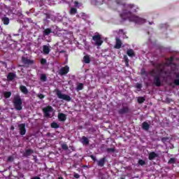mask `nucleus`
<instances>
[{"label":"nucleus","instance_id":"obj_1","mask_svg":"<svg viewBox=\"0 0 179 179\" xmlns=\"http://www.w3.org/2000/svg\"><path fill=\"white\" fill-rule=\"evenodd\" d=\"M117 5L122 6L124 8L122 13L120 14V17L123 20H129V22H134L138 24H142L145 23V20L136 15L132 14V12H137L136 9H138L137 6L135 4H125L122 3V0H117Z\"/></svg>","mask_w":179,"mask_h":179},{"label":"nucleus","instance_id":"obj_2","mask_svg":"<svg viewBox=\"0 0 179 179\" xmlns=\"http://www.w3.org/2000/svg\"><path fill=\"white\" fill-rule=\"evenodd\" d=\"M167 61H169V62L156 63L153 64V66H155L160 73L164 74L166 78H171V70L166 67L170 66V65H176V64L173 63L174 58L171 57L167 59Z\"/></svg>","mask_w":179,"mask_h":179},{"label":"nucleus","instance_id":"obj_3","mask_svg":"<svg viewBox=\"0 0 179 179\" xmlns=\"http://www.w3.org/2000/svg\"><path fill=\"white\" fill-rule=\"evenodd\" d=\"M157 72H159V74L156 75V70L153 69L151 71H150V75H151V76L152 78H154L153 83H154L155 86H157V87H160V86H162V80H160V78H161L162 75H164V74H162L158 71H157Z\"/></svg>","mask_w":179,"mask_h":179},{"label":"nucleus","instance_id":"obj_4","mask_svg":"<svg viewBox=\"0 0 179 179\" xmlns=\"http://www.w3.org/2000/svg\"><path fill=\"white\" fill-rule=\"evenodd\" d=\"M13 103L15 110L17 111H20V110L23 108V106H22V98H20V96H15Z\"/></svg>","mask_w":179,"mask_h":179},{"label":"nucleus","instance_id":"obj_5","mask_svg":"<svg viewBox=\"0 0 179 179\" xmlns=\"http://www.w3.org/2000/svg\"><path fill=\"white\" fill-rule=\"evenodd\" d=\"M92 40L94 41V45H96L97 47H101V45H103V39H101V35L100 34H96L92 36Z\"/></svg>","mask_w":179,"mask_h":179},{"label":"nucleus","instance_id":"obj_6","mask_svg":"<svg viewBox=\"0 0 179 179\" xmlns=\"http://www.w3.org/2000/svg\"><path fill=\"white\" fill-rule=\"evenodd\" d=\"M56 94L58 99H62V100H65L66 101H71V98L69 95L62 94V92L59 90H56Z\"/></svg>","mask_w":179,"mask_h":179},{"label":"nucleus","instance_id":"obj_7","mask_svg":"<svg viewBox=\"0 0 179 179\" xmlns=\"http://www.w3.org/2000/svg\"><path fill=\"white\" fill-rule=\"evenodd\" d=\"M53 110L54 109L52 108V106H48L43 108V113L44 117H45V118H50V117H51V114H50V113H52Z\"/></svg>","mask_w":179,"mask_h":179},{"label":"nucleus","instance_id":"obj_8","mask_svg":"<svg viewBox=\"0 0 179 179\" xmlns=\"http://www.w3.org/2000/svg\"><path fill=\"white\" fill-rule=\"evenodd\" d=\"M119 115H124L125 114H131V108L129 106H122L117 111Z\"/></svg>","mask_w":179,"mask_h":179},{"label":"nucleus","instance_id":"obj_9","mask_svg":"<svg viewBox=\"0 0 179 179\" xmlns=\"http://www.w3.org/2000/svg\"><path fill=\"white\" fill-rule=\"evenodd\" d=\"M69 73V66H65L64 67H62L58 71V74L60 76H65V75H68Z\"/></svg>","mask_w":179,"mask_h":179},{"label":"nucleus","instance_id":"obj_10","mask_svg":"<svg viewBox=\"0 0 179 179\" xmlns=\"http://www.w3.org/2000/svg\"><path fill=\"white\" fill-rule=\"evenodd\" d=\"M22 62L25 65V66H30L34 64V60L29 59V57H22L21 59Z\"/></svg>","mask_w":179,"mask_h":179},{"label":"nucleus","instance_id":"obj_11","mask_svg":"<svg viewBox=\"0 0 179 179\" xmlns=\"http://www.w3.org/2000/svg\"><path fill=\"white\" fill-rule=\"evenodd\" d=\"M18 129L20 134L22 135V136L26 135V124L21 123L18 124Z\"/></svg>","mask_w":179,"mask_h":179},{"label":"nucleus","instance_id":"obj_12","mask_svg":"<svg viewBox=\"0 0 179 179\" xmlns=\"http://www.w3.org/2000/svg\"><path fill=\"white\" fill-rule=\"evenodd\" d=\"M111 0H92V3L96 6H100L103 3H108V1Z\"/></svg>","mask_w":179,"mask_h":179},{"label":"nucleus","instance_id":"obj_13","mask_svg":"<svg viewBox=\"0 0 179 179\" xmlns=\"http://www.w3.org/2000/svg\"><path fill=\"white\" fill-rule=\"evenodd\" d=\"M34 153V150L31 148H27L25 149L24 152L23 153V155L24 157H28V156H31Z\"/></svg>","mask_w":179,"mask_h":179},{"label":"nucleus","instance_id":"obj_14","mask_svg":"<svg viewBox=\"0 0 179 179\" xmlns=\"http://www.w3.org/2000/svg\"><path fill=\"white\" fill-rule=\"evenodd\" d=\"M115 40H116V43L115 45V48H116L117 50H120V48L122 47V41H121V39H120V38L118 37H116Z\"/></svg>","mask_w":179,"mask_h":179},{"label":"nucleus","instance_id":"obj_15","mask_svg":"<svg viewBox=\"0 0 179 179\" xmlns=\"http://www.w3.org/2000/svg\"><path fill=\"white\" fill-rule=\"evenodd\" d=\"M15 78H16V73H15L13 72H10V73H8V74L7 76V80L12 82V80H13V79H15Z\"/></svg>","mask_w":179,"mask_h":179},{"label":"nucleus","instance_id":"obj_16","mask_svg":"<svg viewBox=\"0 0 179 179\" xmlns=\"http://www.w3.org/2000/svg\"><path fill=\"white\" fill-rule=\"evenodd\" d=\"M20 90L23 93V94H29V90L24 85L20 86Z\"/></svg>","mask_w":179,"mask_h":179},{"label":"nucleus","instance_id":"obj_17","mask_svg":"<svg viewBox=\"0 0 179 179\" xmlns=\"http://www.w3.org/2000/svg\"><path fill=\"white\" fill-rule=\"evenodd\" d=\"M43 54L45 55H48V54H50V47H48L47 45H44L43 46Z\"/></svg>","mask_w":179,"mask_h":179},{"label":"nucleus","instance_id":"obj_18","mask_svg":"<svg viewBox=\"0 0 179 179\" xmlns=\"http://www.w3.org/2000/svg\"><path fill=\"white\" fill-rule=\"evenodd\" d=\"M149 128H150V124H149L148 122H143L142 123V129H144V131H149Z\"/></svg>","mask_w":179,"mask_h":179},{"label":"nucleus","instance_id":"obj_19","mask_svg":"<svg viewBox=\"0 0 179 179\" xmlns=\"http://www.w3.org/2000/svg\"><path fill=\"white\" fill-rule=\"evenodd\" d=\"M173 75H175L176 79L174 80L173 83L176 86H179V73L177 72H174Z\"/></svg>","mask_w":179,"mask_h":179},{"label":"nucleus","instance_id":"obj_20","mask_svg":"<svg viewBox=\"0 0 179 179\" xmlns=\"http://www.w3.org/2000/svg\"><path fill=\"white\" fill-rule=\"evenodd\" d=\"M58 119L60 121H66V115H65L64 113H59L58 114Z\"/></svg>","mask_w":179,"mask_h":179},{"label":"nucleus","instance_id":"obj_21","mask_svg":"<svg viewBox=\"0 0 179 179\" xmlns=\"http://www.w3.org/2000/svg\"><path fill=\"white\" fill-rule=\"evenodd\" d=\"M52 33V30L50 28H47L43 31V36H50Z\"/></svg>","mask_w":179,"mask_h":179},{"label":"nucleus","instance_id":"obj_22","mask_svg":"<svg viewBox=\"0 0 179 179\" xmlns=\"http://www.w3.org/2000/svg\"><path fill=\"white\" fill-rule=\"evenodd\" d=\"M123 59L124 61V64H125L127 68L129 67V59H128V56H127V55H124Z\"/></svg>","mask_w":179,"mask_h":179},{"label":"nucleus","instance_id":"obj_23","mask_svg":"<svg viewBox=\"0 0 179 179\" xmlns=\"http://www.w3.org/2000/svg\"><path fill=\"white\" fill-rule=\"evenodd\" d=\"M85 87V85L82 83H78L76 87L77 92H79L80 90H83V87Z\"/></svg>","mask_w":179,"mask_h":179},{"label":"nucleus","instance_id":"obj_24","mask_svg":"<svg viewBox=\"0 0 179 179\" xmlns=\"http://www.w3.org/2000/svg\"><path fill=\"white\" fill-rule=\"evenodd\" d=\"M104 163H106V159L104 158L97 161V164L98 166H100V167H103V166H104Z\"/></svg>","mask_w":179,"mask_h":179},{"label":"nucleus","instance_id":"obj_25","mask_svg":"<svg viewBox=\"0 0 179 179\" xmlns=\"http://www.w3.org/2000/svg\"><path fill=\"white\" fill-rule=\"evenodd\" d=\"M127 54L129 57H135V52H134V50L129 49L127 50Z\"/></svg>","mask_w":179,"mask_h":179},{"label":"nucleus","instance_id":"obj_26","mask_svg":"<svg viewBox=\"0 0 179 179\" xmlns=\"http://www.w3.org/2000/svg\"><path fill=\"white\" fill-rule=\"evenodd\" d=\"M82 139H83L82 141L83 145H89V138H87V137L83 136Z\"/></svg>","mask_w":179,"mask_h":179},{"label":"nucleus","instance_id":"obj_27","mask_svg":"<svg viewBox=\"0 0 179 179\" xmlns=\"http://www.w3.org/2000/svg\"><path fill=\"white\" fill-rule=\"evenodd\" d=\"M83 61L85 64H90V57L89 55L84 56Z\"/></svg>","mask_w":179,"mask_h":179},{"label":"nucleus","instance_id":"obj_28","mask_svg":"<svg viewBox=\"0 0 179 179\" xmlns=\"http://www.w3.org/2000/svg\"><path fill=\"white\" fill-rule=\"evenodd\" d=\"M40 80H41V82H47V75L45 73L41 74Z\"/></svg>","mask_w":179,"mask_h":179},{"label":"nucleus","instance_id":"obj_29","mask_svg":"<svg viewBox=\"0 0 179 179\" xmlns=\"http://www.w3.org/2000/svg\"><path fill=\"white\" fill-rule=\"evenodd\" d=\"M3 24L8 25L9 24V17H4L1 19Z\"/></svg>","mask_w":179,"mask_h":179},{"label":"nucleus","instance_id":"obj_30","mask_svg":"<svg viewBox=\"0 0 179 179\" xmlns=\"http://www.w3.org/2000/svg\"><path fill=\"white\" fill-rule=\"evenodd\" d=\"M50 127L51 128H54L55 129H57L59 128V124H58V123L55 122H53L52 123H51Z\"/></svg>","mask_w":179,"mask_h":179},{"label":"nucleus","instance_id":"obj_31","mask_svg":"<svg viewBox=\"0 0 179 179\" xmlns=\"http://www.w3.org/2000/svg\"><path fill=\"white\" fill-rule=\"evenodd\" d=\"M70 15H76L78 13V9L76 8H71L69 12Z\"/></svg>","mask_w":179,"mask_h":179},{"label":"nucleus","instance_id":"obj_32","mask_svg":"<svg viewBox=\"0 0 179 179\" xmlns=\"http://www.w3.org/2000/svg\"><path fill=\"white\" fill-rule=\"evenodd\" d=\"M145 97L139 96L137 99V101L139 104H142V103H145Z\"/></svg>","mask_w":179,"mask_h":179},{"label":"nucleus","instance_id":"obj_33","mask_svg":"<svg viewBox=\"0 0 179 179\" xmlns=\"http://www.w3.org/2000/svg\"><path fill=\"white\" fill-rule=\"evenodd\" d=\"M4 97L5 99H9V97H10L12 96V92H4Z\"/></svg>","mask_w":179,"mask_h":179},{"label":"nucleus","instance_id":"obj_34","mask_svg":"<svg viewBox=\"0 0 179 179\" xmlns=\"http://www.w3.org/2000/svg\"><path fill=\"white\" fill-rule=\"evenodd\" d=\"M106 152H107V153H115V148H106Z\"/></svg>","mask_w":179,"mask_h":179},{"label":"nucleus","instance_id":"obj_35","mask_svg":"<svg viewBox=\"0 0 179 179\" xmlns=\"http://www.w3.org/2000/svg\"><path fill=\"white\" fill-rule=\"evenodd\" d=\"M157 154L155 152H150L148 157H157Z\"/></svg>","mask_w":179,"mask_h":179},{"label":"nucleus","instance_id":"obj_36","mask_svg":"<svg viewBox=\"0 0 179 179\" xmlns=\"http://www.w3.org/2000/svg\"><path fill=\"white\" fill-rule=\"evenodd\" d=\"M87 15L85 13H81L80 15H77L76 17H86Z\"/></svg>","mask_w":179,"mask_h":179},{"label":"nucleus","instance_id":"obj_37","mask_svg":"<svg viewBox=\"0 0 179 179\" xmlns=\"http://www.w3.org/2000/svg\"><path fill=\"white\" fill-rule=\"evenodd\" d=\"M169 164H173L176 163V159L175 158H171L168 162Z\"/></svg>","mask_w":179,"mask_h":179},{"label":"nucleus","instance_id":"obj_38","mask_svg":"<svg viewBox=\"0 0 179 179\" xmlns=\"http://www.w3.org/2000/svg\"><path fill=\"white\" fill-rule=\"evenodd\" d=\"M62 148L64 150H68V145L65 144V143H63L62 145Z\"/></svg>","mask_w":179,"mask_h":179},{"label":"nucleus","instance_id":"obj_39","mask_svg":"<svg viewBox=\"0 0 179 179\" xmlns=\"http://www.w3.org/2000/svg\"><path fill=\"white\" fill-rule=\"evenodd\" d=\"M138 164H140V166H145V161L140 159V160H138Z\"/></svg>","mask_w":179,"mask_h":179},{"label":"nucleus","instance_id":"obj_40","mask_svg":"<svg viewBox=\"0 0 179 179\" xmlns=\"http://www.w3.org/2000/svg\"><path fill=\"white\" fill-rule=\"evenodd\" d=\"M41 65H45V64H47V59H41Z\"/></svg>","mask_w":179,"mask_h":179},{"label":"nucleus","instance_id":"obj_41","mask_svg":"<svg viewBox=\"0 0 179 179\" xmlns=\"http://www.w3.org/2000/svg\"><path fill=\"white\" fill-rule=\"evenodd\" d=\"M136 87L137 89H142V84L138 83L136 85Z\"/></svg>","mask_w":179,"mask_h":179},{"label":"nucleus","instance_id":"obj_42","mask_svg":"<svg viewBox=\"0 0 179 179\" xmlns=\"http://www.w3.org/2000/svg\"><path fill=\"white\" fill-rule=\"evenodd\" d=\"M38 99H41V100H42V99H44L45 97V96H44V94H39L38 95Z\"/></svg>","mask_w":179,"mask_h":179},{"label":"nucleus","instance_id":"obj_43","mask_svg":"<svg viewBox=\"0 0 179 179\" xmlns=\"http://www.w3.org/2000/svg\"><path fill=\"white\" fill-rule=\"evenodd\" d=\"M1 64L5 68H8V64L6 63V62H2Z\"/></svg>","mask_w":179,"mask_h":179},{"label":"nucleus","instance_id":"obj_44","mask_svg":"<svg viewBox=\"0 0 179 179\" xmlns=\"http://www.w3.org/2000/svg\"><path fill=\"white\" fill-rule=\"evenodd\" d=\"M167 139H169V138H167V137H163V138H162V142H166V141H167Z\"/></svg>","mask_w":179,"mask_h":179},{"label":"nucleus","instance_id":"obj_45","mask_svg":"<svg viewBox=\"0 0 179 179\" xmlns=\"http://www.w3.org/2000/svg\"><path fill=\"white\" fill-rule=\"evenodd\" d=\"M74 177H75V178H79L80 177V176H79V174H78V173H75Z\"/></svg>","mask_w":179,"mask_h":179},{"label":"nucleus","instance_id":"obj_46","mask_svg":"<svg viewBox=\"0 0 179 179\" xmlns=\"http://www.w3.org/2000/svg\"><path fill=\"white\" fill-rule=\"evenodd\" d=\"M74 4H75L76 8H78V6L79 5V2L78 1H75Z\"/></svg>","mask_w":179,"mask_h":179},{"label":"nucleus","instance_id":"obj_47","mask_svg":"<svg viewBox=\"0 0 179 179\" xmlns=\"http://www.w3.org/2000/svg\"><path fill=\"white\" fill-rule=\"evenodd\" d=\"M8 162H13V158L10 157V158L8 159Z\"/></svg>","mask_w":179,"mask_h":179},{"label":"nucleus","instance_id":"obj_48","mask_svg":"<svg viewBox=\"0 0 179 179\" xmlns=\"http://www.w3.org/2000/svg\"><path fill=\"white\" fill-rule=\"evenodd\" d=\"M106 146H107V145L103 144V145L101 146V149H103V148H106Z\"/></svg>","mask_w":179,"mask_h":179},{"label":"nucleus","instance_id":"obj_49","mask_svg":"<svg viewBox=\"0 0 179 179\" xmlns=\"http://www.w3.org/2000/svg\"><path fill=\"white\" fill-rule=\"evenodd\" d=\"M10 129H11L12 131H15V127L11 126Z\"/></svg>","mask_w":179,"mask_h":179},{"label":"nucleus","instance_id":"obj_50","mask_svg":"<svg viewBox=\"0 0 179 179\" xmlns=\"http://www.w3.org/2000/svg\"><path fill=\"white\" fill-rule=\"evenodd\" d=\"M92 159H93L94 162H96V158L93 157Z\"/></svg>","mask_w":179,"mask_h":179},{"label":"nucleus","instance_id":"obj_51","mask_svg":"<svg viewBox=\"0 0 179 179\" xmlns=\"http://www.w3.org/2000/svg\"><path fill=\"white\" fill-rule=\"evenodd\" d=\"M142 73V75H144V73H145V71H142V73Z\"/></svg>","mask_w":179,"mask_h":179},{"label":"nucleus","instance_id":"obj_52","mask_svg":"<svg viewBox=\"0 0 179 179\" xmlns=\"http://www.w3.org/2000/svg\"><path fill=\"white\" fill-rule=\"evenodd\" d=\"M120 31H122H122H124V30H123V29H120Z\"/></svg>","mask_w":179,"mask_h":179},{"label":"nucleus","instance_id":"obj_53","mask_svg":"<svg viewBox=\"0 0 179 179\" xmlns=\"http://www.w3.org/2000/svg\"><path fill=\"white\" fill-rule=\"evenodd\" d=\"M152 159H153V157H150V160H152Z\"/></svg>","mask_w":179,"mask_h":179},{"label":"nucleus","instance_id":"obj_54","mask_svg":"<svg viewBox=\"0 0 179 179\" xmlns=\"http://www.w3.org/2000/svg\"><path fill=\"white\" fill-rule=\"evenodd\" d=\"M90 157H94V156H93V155H90Z\"/></svg>","mask_w":179,"mask_h":179},{"label":"nucleus","instance_id":"obj_55","mask_svg":"<svg viewBox=\"0 0 179 179\" xmlns=\"http://www.w3.org/2000/svg\"><path fill=\"white\" fill-rule=\"evenodd\" d=\"M58 179H63V178L60 177V178H59Z\"/></svg>","mask_w":179,"mask_h":179},{"label":"nucleus","instance_id":"obj_56","mask_svg":"<svg viewBox=\"0 0 179 179\" xmlns=\"http://www.w3.org/2000/svg\"><path fill=\"white\" fill-rule=\"evenodd\" d=\"M61 52H64V50H62Z\"/></svg>","mask_w":179,"mask_h":179},{"label":"nucleus","instance_id":"obj_57","mask_svg":"<svg viewBox=\"0 0 179 179\" xmlns=\"http://www.w3.org/2000/svg\"><path fill=\"white\" fill-rule=\"evenodd\" d=\"M170 101H173V100H172V99H170Z\"/></svg>","mask_w":179,"mask_h":179},{"label":"nucleus","instance_id":"obj_58","mask_svg":"<svg viewBox=\"0 0 179 179\" xmlns=\"http://www.w3.org/2000/svg\"><path fill=\"white\" fill-rule=\"evenodd\" d=\"M122 179H124V178H122Z\"/></svg>","mask_w":179,"mask_h":179}]
</instances>
